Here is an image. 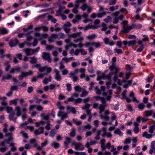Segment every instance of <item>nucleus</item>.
<instances>
[{
	"mask_svg": "<svg viewBox=\"0 0 155 155\" xmlns=\"http://www.w3.org/2000/svg\"><path fill=\"white\" fill-rule=\"evenodd\" d=\"M71 110L72 113L73 114L76 113V111L75 108L73 107H71L69 105L67 106V112L65 113H64L63 111L61 110L58 111L57 115L58 117H61V120H63L64 119L67 118L68 117V114L70 113L69 110Z\"/></svg>",
	"mask_w": 155,
	"mask_h": 155,
	"instance_id": "f257e3e1",
	"label": "nucleus"
},
{
	"mask_svg": "<svg viewBox=\"0 0 155 155\" xmlns=\"http://www.w3.org/2000/svg\"><path fill=\"white\" fill-rule=\"evenodd\" d=\"M13 134L11 132L9 133H6L5 134V137H9L8 139H5V143L9 144L11 142H12L13 141Z\"/></svg>",
	"mask_w": 155,
	"mask_h": 155,
	"instance_id": "f03ea898",
	"label": "nucleus"
},
{
	"mask_svg": "<svg viewBox=\"0 0 155 155\" xmlns=\"http://www.w3.org/2000/svg\"><path fill=\"white\" fill-rule=\"evenodd\" d=\"M72 145L75 146V149L76 150H82L84 148V146L81 143H77L76 142L74 141L72 143Z\"/></svg>",
	"mask_w": 155,
	"mask_h": 155,
	"instance_id": "7ed1b4c3",
	"label": "nucleus"
},
{
	"mask_svg": "<svg viewBox=\"0 0 155 155\" xmlns=\"http://www.w3.org/2000/svg\"><path fill=\"white\" fill-rule=\"evenodd\" d=\"M19 43L18 40L17 38H13L9 42V45L11 47L16 46Z\"/></svg>",
	"mask_w": 155,
	"mask_h": 155,
	"instance_id": "20e7f679",
	"label": "nucleus"
},
{
	"mask_svg": "<svg viewBox=\"0 0 155 155\" xmlns=\"http://www.w3.org/2000/svg\"><path fill=\"white\" fill-rule=\"evenodd\" d=\"M42 58L44 60H47L49 62L51 61V58L50 53L44 52L42 53Z\"/></svg>",
	"mask_w": 155,
	"mask_h": 155,
	"instance_id": "39448f33",
	"label": "nucleus"
},
{
	"mask_svg": "<svg viewBox=\"0 0 155 155\" xmlns=\"http://www.w3.org/2000/svg\"><path fill=\"white\" fill-rule=\"evenodd\" d=\"M131 29L132 28L130 26H123L122 30L121 31V32L123 34L128 33Z\"/></svg>",
	"mask_w": 155,
	"mask_h": 155,
	"instance_id": "423d86ee",
	"label": "nucleus"
},
{
	"mask_svg": "<svg viewBox=\"0 0 155 155\" xmlns=\"http://www.w3.org/2000/svg\"><path fill=\"white\" fill-rule=\"evenodd\" d=\"M54 71L55 73V78L58 81H60L61 78L59 74V71L56 69H55L54 70Z\"/></svg>",
	"mask_w": 155,
	"mask_h": 155,
	"instance_id": "0eeeda50",
	"label": "nucleus"
},
{
	"mask_svg": "<svg viewBox=\"0 0 155 155\" xmlns=\"http://www.w3.org/2000/svg\"><path fill=\"white\" fill-rule=\"evenodd\" d=\"M44 127H41L38 129L36 130L34 132L35 134L36 135L44 133Z\"/></svg>",
	"mask_w": 155,
	"mask_h": 155,
	"instance_id": "6e6552de",
	"label": "nucleus"
},
{
	"mask_svg": "<svg viewBox=\"0 0 155 155\" xmlns=\"http://www.w3.org/2000/svg\"><path fill=\"white\" fill-rule=\"evenodd\" d=\"M132 29H140L142 27V25L140 24H133L131 26H130Z\"/></svg>",
	"mask_w": 155,
	"mask_h": 155,
	"instance_id": "1a4fd4ad",
	"label": "nucleus"
},
{
	"mask_svg": "<svg viewBox=\"0 0 155 155\" xmlns=\"http://www.w3.org/2000/svg\"><path fill=\"white\" fill-rule=\"evenodd\" d=\"M21 74H23L24 77H26L28 75H32L33 74V72L32 71H30L28 72H21Z\"/></svg>",
	"mask_w": 155,
	"mask_h": 155,
	"instance_id": "9d476101",
	"label": "nucleus"
},
{
	"mask_svg": "<svg viewBox=\"0 0 155 155\" xmlns=\"http://www.w3.org/2000/svg\"><path fill=\"white\" fill-rule=\"evenodd\" d=\"M142 136L147 139H150L152 137V135L151 134H148L147 131H145L143 133Z\"/></svg>",
	"mask_w": 155,
	"mask_h": 155,
	"instance_id": "9b49d317",
	"label": "nucleus"
},
{
	"mask_svg": "<svg viewBox=\"0 0 155 155\" xmlns=\"http://www.w3.org/2000/svg\"><path fill=\"white\" fill-rule=\"evenodd\" d=\"M31 50L32 49L31 48H26L24 49V51H25L26 55L28 56L33 54H32Z\"/></svg>",
	"mask_w": 155,
	"mask_h": 155,
	"instance_id": "f8f14e48",
	"label": "nucleus"
},
{
	"mask_svg": "<svg viewBox=\"0 0 155 155\" xmlns=\"http://www.w3.org/2000/svg\"><path fill=\"white\" fill-rule=\"evenodd\" d=\"M15 110L17 111L16 115L17 117H19L21 116V108L20 106H18L15 108Z\"/></svg>",
	"mask_w": 155,
	"mask_h": 155,
	"instance_id": "ddd939ff",
	"label": "nucleus"
},
{
	"mask_svg": "<svg viewBox=\"0 0 155 155\" xmlns=\"http://www.w3.org/2000/svg\"><path fill=\"white\" fill-rule=\"evenodd\" d=\"M12 75L9 74H7V76H4L2 78V80L4 81L5 80H9L12 79Z\"/></svg>",
	"mask_w": 155,
	"mask_h": 155,
	"instance_id": "4468645a",
	"label": "nucleus"
},
{
	"mask_svg": "<svg viewBox=\"0 0 155 155\" xmlns=\"http://www.w3.org/2000/svg\"><path fill=\"white\" fill-rule=\"evenodd\" d=\"M31 60L30 61V62L32 64H36L37 62V58L35 57L34 56L30 58Z\"/></svg>",
	"mask_w": 155,
	"mask_h": 155,
	"instance_id": "2eb2a0df",
	"label": "nucleus"
},
{
	"mask_svg": "<svg viewBox=\"0 0 155 155\" xmlns=\"http://www.w3.org/2000/svg\"><path fill=\"white\" fill-rule=\"evenodd\" d=\"M20 68L19 67H18L16 68H12L10 71V73L11 74H13L15 73V71H16L17 72L20 71Z\"/></svg>",
	"mask_w": 155,
	"mask_h": 155,
	"instance_id": "dca6fc26",
	"label": "nucleus"
},
{
	"mask_svg": "<svg viewBox=\"0 0 155 155\" xmlns=\"http://www.w3.org/2000/svg\"><path fill=\"white\" fill-rule=\"evenodd\" d=\"M51 77L49 76L48 78H45L43 81V83L45 84H47L49 81H51Z\"/></svg>",
	"mask_w": 155,
	"mask_h": 155,
	"instance_id": "f3484780",
	"label": "nucleus"
},
{
	"mask_svg": "<svg viewBox=\"0 0 155 155\" xmlns=\"http://www.w3.org/2000/svg\"><path fill=\"white\" fill-rule=\"evenodd\" d=\"M105 104H101L100 106L99 107V108L100 109L99 113L101 114V113L104 110V109L105 107Z\"/></svg>",
	"mask_w": 155,
	"mask_h": 155,
	"instance_id": "a211bd4d",
	"label": "nucleus"
},
{
	"mask_svg": "<svg viewBox=\"0 0 155 155\" xmlns=\"http://www.w3.org/2000/svg\"><path fill=\"white\" fill-rule=\"evenodd\" d=\"M48 18L49 20H51L52 22L54 23H55L56 22L57 20L55 19L52 16L49 15L48 17Z\"/></svg>",
	"mask_w": 155,
	"mask_h": 155,
	"instance_id": "6ab92c4d",
	"label": "nucleus"
},
{
	"mask_svg": "<svg viewBox=\"0 0 155 155\" xmlns=\"http://www.w3.org/2000/svg\"><path fill=\"white\" fill-rule=\"evenodd\" d=\"M155 129V124H153V125L149 127V132L150 133L152 134V133Z\"/></svg>",
	"mask_w": 155,
	"mask_h": 155,
	"instance_id": "aec40b11",
	"label": "nucleus"
},
{
	"mask_svg": "<svg viewBox=\"0 0 155 155\" xmlns=\"http://www.w3.org/2000/svg\"><path fill=\"white\" fill-rule=\"evenodd\" d=\"M75 135V129L73 128L72 129L71 131L69 134V136L71 137H74Z\"/></svg>",
	"mask_w": 155,
	"mask_h": 155,
	"instance_id": "412c9836",
	"label": "nucleus"
},
{
	"mask_svg": "<svg viewBox=\"0 0 155 155\" xmlns=\"http://www.w3.org/2000/svg\"><path fill=\"white\" fill-rule=\"evenodd\" d=\"M114 133L115 134H117L120 136H122L123 135V133L121 132L119 128H117L116 130H114Z\"/></svg>",
	"mask_w": 155,
	"mask_h": 155,
	"instance_id": "4be33fe9",
	"label": "nucleus"
},
{
	"mask_svg": "<svg viewBox=\"0 0 155 155\" xmlns=\"http://www.w3.org/2000/svg\"><path fill=\"white\" fill-rule=\"evenodd\" d=\"M133 141V143L132 144V147L134 148L135 147L136 145V143L137 141V137H135L134 138L132 139Z\"/></svg>",
	"mask_w": 155,
	"mask_h": 155,
	"instance_id": "5701e85b",
	"label": "nucleus"
},
{
	"mask_svg": "<svg viewBox=\"0 0 155 155\" xmlns=\"http://www.w3.org/2000/svg\"><path fill=\"white\" fill-rule=\"evenodd\" d=\"M87 7H88V6L87 4L86 3H84L81 7L80 8L83 11H84Z\"/></svg>",
	"mask_w": 155,
	"mask_h": 155,
	"instance_id": "b1692460",
	"label": "nucleus"
},
{
	"mask_svg": "<svg viewBox=\"0 0 155 155\" xmlns=\"http://www.w3.org/2000/svg\"><path fill=\"white\" fill-rule=\"evenodd\" d=\"M94 46L95 48H99L101 46V44L99 42H92V46Z\"/></svg>",
	"mask_w": 155,
	"mask_h": 155,
	"instance_id": "393cba45",
	"label": "nucleus"
},
{
	"mask_svg": "<svg viewBox=\"0 0 155 155\" xmlns=\"http://www.w3.org/2000/svg\"><path fill=\"white\" fill-rule=\"evenodd\" d=\"M19 100V99L17 98L16 99H14L13 100L11 101H10V105L13 104H14L16 106L17 105V100Z\"/></svg>",
	"mask_w": 155,
	"mask_h": 155,
	"instance_id": "a878e982",
	"label": "nucleus"
},
{
	"mask_svg": "<svg viewBox=\"0 0 155 155\" xmlns=\"http://www.w3.org/2000/svg\"><path fill=\"white\" fill-rule=\"evenodd\" d=\"M20 133L21 134L23 135V137L25 138H28V134L27 133H25L24 131L22 130L20 132Z\"/></svg>",
	"mask_w": 155,
	"mask_h": 155,
	"instance_id": "bb28decb",
	"label": "nucleus"
},
{
	"mask_svg": "<svg viewBox=\"0 0 155 155\" xmlns=\"http://www.w3.org/2000/svg\"><path fill=\"white\" fill-rule=\"evenodd\" d=\"M150 148L153 149L154 153H155V141H153L151 144Z\"/></svg>",
	"mask_w": 155,
	"mask_h": 155,
	"instance_id": "cd10ccee",
	"label": "nucleus"
},
{
	"mask_svg": "<svg viewBox=\"0 0 155 155\" xmlns=\"http://www.w3.org/2000/svg\"><path fill=\"white\" fill-rule=\"evenodd\" d=\"M88 94V92L86 90L83 91L81 94H80V96L81 97H84L87 96Z\"/></svg>",
	"mask_w": 155,
	"mask_h": 155,
	"instance_id": "c85d7f7f",
	"label": "nucleus"
},
{
	"mask_svg": "<svg viewBox=\"0 0 155 155\" xmlns=\"http://www.w3.org/2000/svg\"><path fill=\"white\" fill-rule=\"evenodd\" d=\"M51 145L54 146V148L55 149L58 148L60 146L59 144L58 143L55 142L52 143L51 144Z\"/></svg>",
	"mask_w": 155,
	"mask_h": 155,
	"instance_id": "c756f323",
	"label": "nucleus"
},
{
	"mask_svg": "<svg viewBox=\"0 0 155 155\" xmlns=\"http://www.w3.org/2000/svg\"><path fill=\"white\" fill-rule=\"evenodd\" d=\"M100 117L101 119H104L106 121H108L109 120V117L108 116H104L101 114Z\"/></svg>",
	"mask_w": 155,
	"mask_h": 155,
	"instance_id": "7c9ffc66",
	"label": "nucleus"
},
{
	"mask_svg": "<svg viewBox=\"0 0 155 155\" xmlns=\"http://www.w3.org/2000/svg\"><path fill=\"white\" fill-rule=\"evenodd\" d=\"M67 89L68 92H70L71 91V85L70 83H68L66 84Z\"/></svg>",
	"mask_w": 155,
	"mask_h": 155,
	"instance_id": "2f4dec72",
	"label": "nucleus"
},
{
	"mask_svg": "<svg viewBox=\"0 0 155 155\" xmlns=\"http://www.w3.org/2000/svg\"><path fill=\"white\" fill-rule=\"evenodd\" d=\"M136 41L135 40L129 41H128V46L133 45L136 44Z\"/></svg>",
	"mask_w": 155,
	"mask_h": 155,
	"instance_id": "473e14b6",
	"label": "nucleus"
},
{
	"mask_svg": "<svg viewBox=\"0 0 155 155\" xmlns=\"http://www.w3.org/2000/svg\"><path fill=\"white\" fill-rule=\"evenodd\" d=\"M6 109L7 112L8 113H11L13 110V109L12 107H10L8 106H7L6 107Z\"/></svg>",
	"mask_w": 155,
	"mask_h": 155,
	"instance_id": "72a5a7b5",
	"label": "nucleus"
},
{
	"mask_svg": "<svg viewBox=\"0 0 155 155\" xmlns=\"http://www.w3.org/2000/svg\"><path fill=\"white\" fill-rule=\"evenodd\" d=\"M80 63L78 62H73L72 63V67L73 68H75L78 66L80 65Z\"/></svg>",
	"mask_w": 155,
	"mask_h": 155,
	"instance_id": "f704fd0d",
	"label": "nucleus"
},
{
	"mask_svg": "<svg viewBox=\"0 0 155 155\" xmlns=\"http://www.w3.org/2000/svg\"><path fill=\"white\" fill-rule=\"evenodd\" d=\"M74 89L76 91H78V92H80L81 91V87L78 85L75 86L74 87Z\"/></svg>",
	"mask_w": 155,
	"mask_h": 155,
	"instance_id": "c9c22d12",
	"label": "nucleus"
},
{
	"mask_svg": "<svg viewBox=\"0 0 155 155\" xmlns=\"http://www.w3.org/2000/svg\"><path fill=\"white\" fill-rule=\"evenodd\" d=\"M95 90L97 94H101V90L98 88V86H96L95 87Z\"/></svg>",
	"mask_w": 155,
	"mask_h": 155,
	"instance_id": "e433bc0d",
	"label": "nucleus"
},
{
	"mask_svg": "<svg viewBox=\"0 0 155 155\" xmlns=\"http://www.w3.org/2000/svg\"><path fill=\"white\" fill-rule=\"evenodd\" d=\"M90 106V104H86V105L85 106L82 107V108L83 110H88V109L89 108Z\"/></svg>",
	"mask_w": 155,
	"mask_h": 155,
	"instance_id": "4c0bfd02",
	"label": "nucleus"
},
{
	"mask_svg": "<svg viewBox=\"0 0 155 155\" xmlns=\"http://www.w3.org/2000/svg\"><path fill=\"white\" fill-rule=\"evenodd\" d=\"M116 3V0H109V5H114Z\"/></svg>",
	"mask_w": 155,
	"mask_h": 155,
	"instance_id": "58836bf2",
	"label": "nucleus"
},
{
	"mask_svg": "<svg viewBox=\"0 0 155 155\" xmlns=\"http://www.w3.org/2000/svg\"><path fill=\"white\" fill-rule=\"evenodd\" d=\"M144 107V105L142 103H140L138 106V108L140 110H143Z\"/></svg>",
	"mask_w": 155,
	"mask_h": 155,
	"instance_id": "ea45409f",
	"label": "nucleus"
},
{
	"mask_svg": "<svg viewBox=\"0 0 155 155\" xmlns=\"http://www.w3.org/2000/svg\"><path fill=\"white\" fill-rule=\"evenodd\" d=\"M0 30L2 34H5L8 32V30L5 28H3L2 29Z\"/></svg>",
	"mask_w": 155,
	"mask_h": 155,
	"instance_id": "a19ab883",
	"label": "nucleus"
},
{
	"mask_svg": "<svg viewBox=\"0 0 155 155\" xmlns=\"http://www.w3.org/2000/svg\"><path fill=\"white\" fill-rule=\"evenodd\" d=\"M18 89V87L17 86L13 85L11 86L10 87V90L13 92L14 91H17Z\"/></svg>",
	"mask_w": 155,
	"mask_h": 155,
	"instance_id": "79ce46f5",
	"label": "nucleus"
},
{
	"mask_svg": "<svg viewBox=\"0 0 155 155\" xmlns=\"http://www.w3.org/2000/svg\"><path fill=\"white\" fill-rule=\"evenodd\" d=\"M145 115L146 117L150 116L152 115V110H147L145 111Z\"/></svg>",
	"mask_w": 155,
	"mask_h": 155,
	"instance_id": "37998d69",
	"label": "nucleus"
},
{
	"mask_svg": "<svg viewBox=\"0 0 155 155\" xmlns=\"http://www.w3.org/2000/svg\"><path fill=\"white\" fill-rule=\"evenodd\" d=\"M55 132L54 129L52 130L50 132V136L51 137H53L55 135Z\"/></svg>",
	"mask_w": 155,
	"mask_h": 155,
	"instance_id": "c03bdc74",
	"label": "nucleus"
},
{
	"mask_svg": "<svg viewBox=\"0 0 155 155\" xmlns=\"http://www.w3.org/2000/svg\"><path fill=\"white\" fill-rule=\"evenodd\" d=\"M144 48V45H142V46H140V48L137 49V52H141L143 51V48Z\"/></svg>",
	"mask_w": 155,
	"mask_h": 155,
	"instance_id": "a18cd8bd",
	"label": "nucleus"
},
{
	"mask_svg": "<svg viewBox=\"0 0 155 155\" xmlns=\"http://www.w3.org/2000/svg\"><path fill=\"white\" fill-rule=\"evenodd\" d=\"M47 68V67L46 66H44L43 67H41L39 71L40 72H42L46 70Z\"/></svg>",
	"mask_w": 155,
	"mask_h": 155,
	"instance_id": "49530a36",
	"label": "nucleus"
},
{
	"mask_svg": "<svg viewBox=\"0 0 155 155\" xmlns=\"http://www.w3.org/2000/svg\"><path fill=\"white\" fill-rule=\"evenodd\" d=\"M40 49V48L39 47H38L35 49H32V50H31L32 54H33L35 52H38Z\"/></svg>",
	"mask_w": 155,
	"mask_h": 155,
	"instance_id": "de8ad7c7",
	"label": "nucleus"
},
{
	"mask_svg": "<svg viewBox=\"0 0 155 155\" xmlns=\"http://www.w3.org/2000/svg\"><path fill=\"white\" fill-rule=\"evenodd\" d=\"M88 71L90 73H93L94 72V71L93 68L92 67H89L88 68Z\"/></svg>",
	"mask_w": 155,
	"mask_h": 155,
	"instance_id": "09e8293b",
	"label": "nucleus"
},
{
	"mask_svg": "<svg viewBox=\"0 0 155 155\" xmlns=\"http://www.w3.org/2000/svg\"><path fill=\"white\" fill-rule=\"evenodd\" d=\"M15 115V113L14 112L11 113L9 116V119L10 120H12L14 118Z\"/></svg>",
	"mask_w": 155,
	"mask_h": 155,
	"instance_id": "8fccbe9b",
	"label": "nucleus"
},
{
	"mask_svg": "<svg viewBox=\"0 0 155 155\" xmlns=\"http://www.w3.org/2000/svg\"><path fill=\"white\" fill-rule=\"evenodd\" d=\"M100 100L101 101L102 103L103 104H105V106H106V101L105 99L103 97H101V98Z\"/></svg>",
	"mask_w": 155,
	"mask_h": 155,
	"instance_id": "3c124183",
	"label": "nucleus"
},
{
	"mask_svg": "<svg viewBox=\"0 0 155 155\" xmlns=\"http://www.w3.org/2000/svg\"><path fill=\"white\" fill-rule=\"evenodd\" d=\"M102 26L103 28L101 29V30L104 31H106L107 29L106 24L104 23H103L102 24Z\"/></svg>",
	"mask_w": 155,
	"mask_h": 155,
	"instance_id": "603ef678",
	"label": "nucleus"
},
{
	"mask_svg": "<svg viewBox=\"0 0 155 155\" xmlns=\"http://www.w3.org/2000/svg\"><path fill=\"white\" fill-rule=\"evenodd\" d=\"M81 3L79 0H77L75 2V4L74 5V7L78 8L79 7V3Z\"/></svg>",
	"mask_w": 155,
	"mask_h": 155,
	"instance_id": "864d4df0",
	"label": "nucleus"
},
{
	"mask_svg": "<svg viewBox=\"0 0 155 155\" xmlns=\"http://www.w3.org/2000/svg\"><path fill=\"white\" fill-rule=\"evenodd\" d=\"M50 121H48L47 122V124L45 127V128L48 130H49L51 129V127H50Z\"/></svg>",
	"mask_w": 155,
	"mask_h": 155,
	"instance_id": "5fc2aeb1",
	"label": "nucleus"
},
{
	"mask_svg": "<svg viewBox=\"0 0 155 155\" xmlns=\"http://www.w3.org/2000/svg\"><path fill=\"white\" fill-rule=\"evenodd\" d=\"M33 90V87L31 86H30L28 87L27 91L28 93L30 94L32 92Z\"/></svg>",
	"mask_w": 155,
	"mask_h": 155,
	"instance_id": "6e6d98bb",
	"label": "nucleus"
},
{
	"mask_svg": "<svg viewBox=\"0 0 155 155\" xmlns=\"http://www.w3.org/2000/svg\"><path fill=\"white\" fill-rule=\"evenodd\" d=\"M92 25H88L86 26L85 28H84V30L85 31H86L87 30L91 28H92Z\"/></svg>",
	"mask_w": 155,
	"mask_h": 155,
	"instance_id": "4d7b16f0",
	"label": "nucleus"
},
{
	"mask_svg": "<svg viewBox=\"0 0 155 155\" xmlns=\"http://www.w3.org/2000/svg\"><path fill=\"white\" fill-rule=\"evenodd\" d=\"M82 101V99L81 98H78L75 101V104H77L78 103H81Z\"/></svg>",
	"mask_w": 155,
	"mask_h": 155,
	"instance_id": "13d9d810",
	"label": "nucleus"
},
{
	"mask_svg": "<svg viewBox=\"0 0 155 155\" xmlns=\"http://www.w3.org/2000/svg\"><path fill=\"white\" fill-rule=\"evenodd\" d=\"M104 42L106 45H108L109 43V39L108 38H105L104 39Z\"/></svg>",
	"mask_w": 155,
	"mask_h": 155,
	"instance_id": "bf43d9fd",
	"label": "nucleus"
},
{
	"mask_svg": "<svg viewBox=\"0 0 155 155\" xmlns=\"http://www.w3.org/2000/svg\"><path fill=\"white\" fill-rule=\"evenodd\" d=\"M115 52H117L118 54L122 53L123 52L121 49H117L116 48L114 49Z\"/></svg>",
	"mask_w": 155,
	"mask_h": 155,
	"instance_id": "052dcab7",
	"label": "nucleus"
},
{
	"mask_svg": "<svg viewBox=\"0 0 155 155\" xmlns=\"http://www.w3.org/2000/svg\"><path fill=\"white\" fill-rule=\"evenodd\" d=\"M131 140L129 138H127L125 140L124 143V144L130 143Z\"/></svg>",
	"mask_w": 155,
	"mask_h": 155,
	"instance_id": "680f3d73",
	"label": "nucleus"
},
{
	"mask_svg": "<svg viewBox=\"0 0 155 155\" xmlns=\"http://www.w3.org/2000/svg\"><path fill=\"white\" fill-rule=\"evenodd\" d=\"M96 37V35L95 34H94L88 36L87 37V38L88 39H91L95 38Z\"/></svg>",
	"mask_w": 155,
	"mask_h": 155,
	"instance_id": "e2e57ef3",
	"label": "nucleus"
},
{
	"mask_svg": "<svg viewBox=\"0 0 155 155\" xmlns=\"http://www.w3.org/2000/svg\"><path fill=\"white\" fill-rule=\"evenodd\" d=\"M140 129L138 127H134L133 129L134 131L135 134H137L138 133Z\"/></svg>",
	"mask_w": 155,
	"mask_h": 155,
	"instance_id": "0e129e2a",
	"label": "nucleus"
},
{
	"mask_svg": "<svg viewBox=\"0 0 155 155\" xmlns=\"http://www.w3.org/2000/svg\"><path fill=\"white\" fill-rule=\"evenodd\" d=\"M54 46L51 45H48L47 46L46 49L47 50H51L54 48Z\"/></svg>",
	"mask_w": 155,
	"mask_h": 155,
	"instance_id": "69168bd1",
	"label": "nucleus"
},
{
	"mask_svg": "<svg viewBox=\"0 0 155 155\" xmlns=\"http://www.w3.org/2000/svg\"><path fill=\"white\" fill-rule=\"evenodd\" d=\"M111 19V17L110 16H108L107 18L104 19V21L107 23H108L109 21V20H110Z\"/></svg>",
	"mask_w": 155,
	"mask_h": 155,
	"instance_id": "338daca9",
	"label": "nucleus"
},
{
	"mask_svg": "<svg viewBox=\"0 0 155 155\" xmlns=\"http://www.w3.org/2000/svg\"><path fill=\"white\" fill-rule=\"evenodd\" d=\"M26 43V41H25L24 42L20 44L19 45V47L21 48H23Z\"/></svg>",
	"mask_w": 155,
	"mask_h": 155,
	"instance_id": "774afa93",
	"label": "nucleus"
}]
</instances>
